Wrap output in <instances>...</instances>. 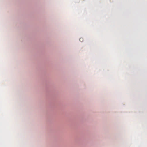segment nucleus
Segmentation results:
<instances>
[{
    "instance_id": "obj_1",
    "label": "nucleus",
    "mask_w": 147,
    "mask_h": 147,
    "mask_svg": "<svg viewBox=\"0 0 147 147\" xmlns=\"http://www.w3.org/2000/svg\"><path fill=\"white\" fill-rule=\"evenodd\" d=\"M82 38H80V41H81V40H82Z\"/></svg>"
}]
</instances>
